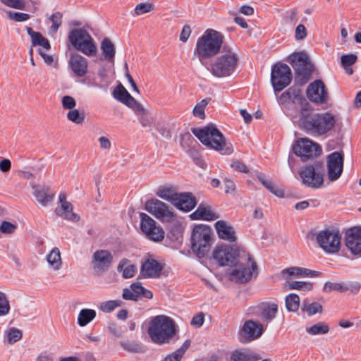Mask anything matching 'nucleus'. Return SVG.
<instances>
[{
	"label": "nucleus",
	"instance_id": "6",
	"mask_svg": "<svg viewBox=\"0 0 361 361\" xmlns=\"http://www.w3.org/2000/svg\"><path fill=\"white\" fill-rule=\"evenodd\" d=\"M147 333L157 344L169 343L176 333L175 322L170 317L164 314L155 316L149 324Z\"/></svg>",
	"mask_w": 361,
	"mask_h": 361
},
{
	"label": "nucleus",
	"instance_id": "58",
	"mask_svg": "<svg viewBox=\"0 0 361 361\" xmlns=\"http://www.w3.org/2000/svg\"><path fill=\"white\" fill-rule=\"evenodd\" d=\"M357 56L356 54H344L341 58V63L342 66H351L357 61Z\"/></svg>",
	"mask_w": 361,
	"mask_h": 361
},
{
	"label": "nucleus",
	"instance_id": "52",
	"mask_svg": "<svg viewBox=\"0 0 361 361\" xmlns=\"http://www.w3.org/2000/svg\"><path fill=\"white\" fill-rule=\"evenodd\" d=\"M22 331L16 328L11 327L7 332V341L10 344H13L22 338Z\"/></svg>",
	"mask_w": 361,
	"mask_h": 361
},
{
	"label": "nucleus",
	"instance_id": "33",
	"mask_svg": "<svg viewBox=\"0 0 361 361\" xmlns=\"http://www.w3.org/2000/svg\"><path fill=\"white\" fill-rule=\"evenodd\" d=\"M259 308L262 318L267 322L272 321L278 312V305L276 303L264 302Z\"/></svg>",
	"mask_w": 361,
	"mask_h": 361
},
{
	"label": "nucleus",
	"instance_id": "3",
	"mask_svg": "<svg viewBox=\"0 0 361 361\" xmlns=\"http://www.w3.org/2000/svg\"><path fill=\"white\" fill-rule=\"evenodd\" d=\"M239 61L238 55L232 48L224 45L218 56L207 68L215 78L231 77L235 72Z\"/></svg>",
	"mask_w": 361,
	"mask_h": 361
},
{
	"label": "nucleus",
	"instance_id": "50",
	"mask_svg": "<svg viewBox=\"0 0 361 361\" xmlns=\"http://www.w3.org/2000/svg\"><path fill=\"white\" fill-rule=\"evenodd\" d=\"M63 15L60 12H56L49 18L52 23L50 30L52 33H56L62 24Z\"/></svg>",
	"mask_w": 361,
	"mask_h": 361
},
{
	"label": "nucleus",
	"instance_id": "61",
	"mask_svg": "<svg viewBox=\"0 0 361 361\" xmlns=\"http://www.w3.org/2000/svg\"><path fill=\"white\" fill-rule=\"evenodd\" d=\"M121 345L127 351L132 353H137L141 350V347L139 344L135 343H130L128 341L121 342Z\"/></svg>",
	"mask_w": 361,
	"mask_h": 361
},
{
	"label": "nucleus",
	"instance_id": "64",
	"mask_svg": "<svg viewBox=\"0 0 361 361\" xmlns=\"http://www.w3.org/2000/svg\"><path fill=\"white\" fill-rule=\"evenodd\" d=\"M344 288L345 292L350 291L351 293L357 294L361 288V284L358 282H350L344 284Z\"/></svg>",
	"mask_w": 361,
	"mask_h": 361
},
{
	"label": "nucleus",
	"instance_id": "53",
	"mask_svg": "<svg viewBox=\"0 0 361 361\" xmlns=\"http://www.w3.org/2000/svg\"><path fill=\"white\" fill-rule=\"evenodd\" d=\"M154 9V5L149 2H142L136 5L135 8V13L140 16L150 12Z\"/></svg>",
	"mask_w": 361,
	"mask_h": 361
},
{
	"label": "nucleus",
	"instance_id": "30",
	"mask_svg": "<svg viewBox=\"0 0 361 361\" xmlns=\"http://www.w3.org/2000/svg\"><path fill=\"white\" fill-rule=\"evenodd\" d=\"M215 228L221 239L233 243L236 240L235 233L233 228L226 224L223 220H219L215 223Z\"/></svg>",
	"mask_w": 361,
	"mask_h": 361
},
{
	"label": "nucleus",
	"instance_id": "14",
	"mask_svg": "<svg viewBox=\"0 0 361 361\" xmlns=\"http://www.w3.org/2000/svg\"><path fill=\"white\" fill-rule=\"evenodd\" d=\"M292 73L289 66L278 62L272 66L271 82L275 92H281L288 87L292 80Z\"/></svg>",
	"mask_w": 361,
	"mask_h": 361
},
{
	"label": "nucleus",
	"instance_id": "13",
	"mask_svg": "<svg viewBox=\"0 0 361 361\" xmlns=\"http://www.w3.org/2000/svg\"><path fill=\"white\" fill-rule=\"evenodd\" d=\"M293 152L305 162L318 157L322 152L321 146L308 138L298 140L293 146Z\"/></svg>",
	"mask_w": 361,
	"mask_h": 361
},
{
	"label": "nucleus",
	"instance_id": "19",
	"mask_svg": "<svg viewBox=\"0 0 361 361\" xmlns=\"http://www.w3.org/2000/svg\"><path fill=\"white\" fill-rule=\"evenodd\" d=\"M113 262V255L106 250H99L92 255V265L94 270L104 272Z\"/></svg>",
	"mask_w": 361,
	"mask_h": 361
},
{
	"label": "nucleus",
	"instance_id": "10",
	"mask_svg": "<svg viewBox=\"0 0 361 361\" xmlns=\"http://www.w3.org/2000/svg\"><path fill=\"white\" fill-rule=\"evenodd\" d=\"M323 168V163L319 161H316L313 164L302 168L299 175L302 184L313 189L321 188L324 184Z\"/></svg>",
	"mask_w": 361,
	"mask_h": 361
},
{
	"label": "nucleus",
	"instance_id": "28",
	"mask_svg": "<svg viewBox=\"0 0 361 361\" xmlns=\"http://www.w3.org/2000/svg\"><path fill=\"white\" fill-rule=\"evenodd\" d=\"M263 326L261 324L252 320L246 321L242 328L241 332L249 341L259 338L263 333Z\"/></svg>",
	"mask_w": 361,
	"mask_h": 361
},
{
	"label": "nucleus",
	"instance_id": "18",
	"mask_svg": "<svg viewBox=\"0 0 361 361\" xmlns=\"http://www.w3.org/2000/svg\"><path fill=\"white\" fill-rule=\"evenodd\" d=\"M308 99L317 104H323L328 99V92L324 83L319 80L310 83L307 89Z\"/></svg>",
	"mask_w": 361,
	"mask_h": 361
},
{
	"label": "nucleus",
	"instance_id": "35",
	"mask_svg": "<svg viewBox=\"0 0 361 361\" xmlns=\"http://www.w3.org/2000/svg\"><path fill=\"white\" fill-rule=\"evenodd\" d=\"M27 34L30 36L32 46H40L47 50L51 49V45L47 38L39 32H35L30 27L26 28Z\"/></svg>",
	"mask_w": 361,
	"mask_h": 361
},
{
	"label": "nucleus",
	"instance_id": "54",
	"mask_svg": "<svg viewBox=\"0 0 361 361\" xmlns=\"http://www.w3.org/2000/svg\"><path fill=\"white\" fill-rule=\"evenodd\" d=\"M10 311V305L6 294L0 291V316L6 315Z\"/></svg>",
	"mask_w": 361,
	"mask_h": 361
},
{
	"label": "nucleus",
	"instance_id": "36",
	"mask_svg": "<svg viewBox=\"0 0 361 361\" xmlns=\"http://www.w3.org/2000/svg\"><path fill=\"white\" fill-rule=\"evenodd\" d=\"M129 260L126 258L122 259L118 265V271H122V276L124 279H130L134 276L137 267L134 264H128Z\"/></svg>",
	"mask_w": 361,
	"mask_h": 361
},
{
	"label": "nucleus",
	"instance_id": "44",
	"mask_svg": "<svg viewBox=\"0 0 361 361\" xmlns=\"http://www.w3.org/2000/svg\"><path fill=\"white\" fill-rule=\"evenodd\" d=\"M258 179L267 190L276 196L279 197H283L284 196V191L282 189L276 188L271 180L265 179L263 176H258Z\"/></svg>",
	"mask_w": 361,
	"mask_h": 361
},
{
	"label": "nucleus",
	"instance_id": "43",
	"mask_svg": "<svg viewBox=\"0 0 361 361\" xmlns=\"http://www.w3.org/2000/svg\"><path fill=\"white\" fill-rule=\"evenodd\" d=\"M306 331L312 336L326 334L329 331V326L326 323L318 322L307 328Z\"/></svg>",
	"mask_w": 361,
	"mask_h": 361
},
{
	"label": "nucleus",
	"instance_id": "39",
	"mask_svg": "<svg viewBox=\"0 0 361 361\" xmlns=\"http://www.w3.org/2000/svg\"><path fill=\"white\" fill-rule=\"evenodd\" d=\"M157 195L160 198L171 202L172 204L176 200V197L178 195V192L173 187H161L157 192Z\"/></svg>",
	"mask_w": 361,
	"mask_h": 361
},
{
	"label": "nucleus",
	"instance_id": "1",
	"mask_svg": "<svg viewBox=\"0 0 361 361\" xmlns=\"http://www.w3.org/2000/svg\"><path fill=\"white\" fill-rule=\"evenodd\" d=\"M299 126L312 135H322L335 126L336 119L331 113L314 114L311 104H306L300 111Z\"/></svg>",
	"mask_w": 361,
	"mask_h": 361
},
{
	"label": "nucleus",
	"instance_id": "7",
	"mask_svg": "<svg viewBox=\"0 0 361 361\" xmlns=\"http://www.w3.org/2000/svg\"><path fill=\"white\" fill-rule=\"evenodd\" d=\"M71 45L78 51L87 56H94L97 54V47L94 39L84 28H73L68 35Z\"/></svg>",
	"mask_w": 361,
	"mask_h": 361
},
{
	"label": "nucleus",
	"instance_id": "45",
	"mask_svg": "<svg viewBox=\"0 0 361 361\" xmlns=\"http://www.w3.org/2000/svg\"><path fill=\"white\" fill-rule=\"evenodd\" d=\"M286 307L290 312H296L300 306V298L295 293H290L286 297Z\"/></svg>",
	"mask_w": 361,
	"mask_h": 361
},
{
	"label": "nucleus",
	"instance_id": "29",
	"mask_svg": "<svg viewBox=\"0 0 361 361\" xmlns=\"http://www.w3.org/2000/svg\"><path fill=\"white\" fill-rule=\"evenodd\" d=\"M190 216L193 220L213 221L217 219L219 215L214 212L210 206L201 203Z\"/></svg>",
	"mask_w": 361,
	"mask_h": 361
},
{
	"label": "nucleus",
	"instance_id": "9",
	"mask_svg": "<svg viewBox=\"0 0 361 361\" xmlns=\"http://www.w3.org/2000/svg\"><path fill=\"white\" fill-rule=\"evenodd\" d=\"M212 244V230L209 226H195L191 235V247L197 257H204L210 250Z\"/></svg>",
	"mask_w": 361,
	"mask_h": 361
},
{
	"label": "nucleus",
	"instance_id": "42",
	"mask_svg": "<svg viewBox=\"0 0 361 361\" xmlns=\"http://www.w3.org/2000/svg\"><path fill=\"white\" fill-rule=\"evenodd\" d=\"M96 317V312L91 309H82L80 310L78 323L80 326H85Z\"/></svg>",
	"mask_w": 361,
	"mask_h": 361
},
{
	"label": "nucleus",
	"instance_id": "63",
	"mask_svg": "<svg viewBox=\"0 0 361 361\" xmlns=\"http://www.w3.org/2000/svg\"><path fill=\"white\" fill-rule=\"evenodd\" d=\"M204 321V314L201 312L192 317L190 324L194 327L199 328L203 325Z\"/></svg>",
	"mask_w": 361,
	"mask_h": 361
},
{
	"label": "nucleus",
	"instance_id": "2",
	"mask_svg": "<svg viewBox=\"0 0 361 361\" xmlns=\"http://www.w3.org/2000/svg\"><path fill=\"white\" fill-rule=\"evenodd\" d=\"M192 133L204 145L223 155H230L233 152L232 144L226 142L224 135L214 124L201 128H194Z\"/></svg>",
	"mask_w": 361,
	"mask_h": 361
},
{
	"label": "nucleus",
	"instance_id": "62",
	"mask_svg": "<svg viewBox=\"0 0 361 361\" xmlns=\"http://www.w3.org/2000/svg\"><path fill=\"white\" fill-rule=\"evenodd\" d=\"M307 32L304 25L300 24L296 27L295 31V37L297 40L304 39L307 37Z\"/></svg>",
	"mask_w": 361,
	"mask_h": 361
},
{
	"label": "nucleus",
	"instance_id": "59",
	"mask_svg": "<svg viewBox=\"0 0 361 361\" xmlns=\"http://www.w3.org/2000/svg\"><path fill=\"white\" fill-rule=\"evenodd\" d=\"M17 226L9 221H4L0 226V231L5 234H11L15 232Z\"/></svg>",
	"mask_w": 361,
	"mask_h": 361
},
{
	"label": "nucleus",
	"instance_id": "57",
	"mask_svg": "<svg viewBox=\"0 0 361 361\" xmlns=\"http://www.w3.org/2000/svg\"><path fill=\"white\" fill-rule=\"evenodd\" d=\"M4 5L16 9H24L25 6V0H0Z\"/></svg>",
	"mask_w": 361,
	"mask_h": 361
},
{
	"label": "nucleus",
	"instance_id": "17",
	"mask_svg": "<svg viewBox=\"0 0 361 361\" xmlns=\"http://www.w3.org/2000/svg\"><path fill=\"white\" fill-rule=\"evenodd\" d=\"M343 169V155L338 152H334L327 157V176L331 181L338 180Z\"/></svg>",
	"mask_w": 361,
	"mask_h": 361
},
{
	"label": "nucleus",
	"instance_id": "56",
	"mask_svg": "<svg viewBox=\"0 0 361 361\" xmlns=\"http://www.w3.org/2000/svg\"><path fill=\"white\" fill-rule=\"evenodd\" d=\"M332 290H336L340 293H344L345 292L344 284H342L340 283H331V282L325 283L324 286V291L329 293Z\"/></svg>",
	"mask_w": 361,
	"mask_h": 361
},
{
	"label": "nucleus",
	"instance_id": "16",
	"mask_svg": "<svg viewBox=\"0 0 361 361\" xmlns=\"http://www.w3.org/2000/svg\"><path fill=\"white\" fill-rule=\"evenodd\" d=\"M279 102L285 108H287L290 104H298L301 106L300 109L305 107L306 104H310L302 94L300 88L295 85L283 92L279 98Z\"/></svg>",
	"mask_w": 361,
	"mask_h": 361
},
{
	"label": "nucleus",
	"instance_id": "60",
	"mask_svg": "<svg viewBox=\"0 0 361 361\" xmlns=\"http://www.w3.org/2000/svg\"><path fill=\"white\" fill-rule=\"evenodd\" d=\"M62 106L64 109H69L70 111L73 109L76 106V102L75 99L71 96H64L61 99Z\"/></svg>",
	"mask_w": 361,
	"mask_h": 361
},
{
	"label": "nucleus",
	"instance_id": "27",
	"mask_svg": "<svg viewBox=\"0 0 361 361\" xmlns=\"http://www.w3.org/2000/svg\"><path fill=\"white\" fill-rule=\"evenodd\" d=\"M132 109L137 116L140 125L148 130H152V127L155 126V121L152 114L140 102Z\"/></svg>",
	"mask_w": 361,
	"mask_h": 361
},
{
	"label": "nucleus",
	"instance_id": "24",
	"mask_svg": "<svg viewBox=\"0 0 361 361\" xmlns=\"http://www.w3.org/2000/svg\"><path fill=\"white\" fill-rule=\"evenodd\" d=\"M162 269L163 266L158 261L148 258L142 264L139 278H158Z\"/></svg>",
	"mask_w": 361,
	"mask_h": 361
},
{
	"label": "nucleus",
	"instance_id": "48",
	"mask_svg": "<svg viewBox=\"0 0 361 361\" xmlns=\"http://www.w3.org/2000/svg\"><path fill=\"white\" fill-rule=\"evenodd\" d=\"M322 305L317 302L310 304H303L302 307V310L305 311L309 316H312L317 313H322Z\"/></svg>",
	"mask_w": 361,
	"mask_h": 361
},
{
	"label": "nucleus",
	"instance_id": "40",
	"mask_svg": "<svg viewBox=\"0 0 361 361\" xmlns=\"http://www.w3.org/2000/svg\"><path fill=\"white\" fill-rule=\"evenodd\" d=\"M190 345V341L186 340L183 345L173 353L166 356L164 361H180L183 355Z\"/></svg>",
	"mask_w": 361,
	"mask_h": 361
},
{
	"label": "nucleus",
	"instance_id": "26",
	"mask_svg": "<svg viewBox=\"0 0 361 361\" xmlns=\"http://www.w3.org/2000/svg\"><path fill=\"white\" fill-rule=\"evenodd\" d=\"M173 204L179 210L190 212L197 204L195 197L190 192L178 193Z\"/></svg>",
	"mask_w": 361,
	"mask_h": 361
},
{
	"label": "nucleus",
	"instance_id": "4",
	"mask_svg": "<svg viewBox=\"0 0 361 361\" xmlns=\"http://www.w3.org/2000/svg\"><path fill=\"white\" fill-rule=\"evenodd\" d=\"M258 275L257 262L250 253L245 250L238 256V259L228 272V279L236 283H245Z\"/></svg>",
	"mask_w": 361,
	"mask_h": 361
},
{
	"label": "nucleus",
	"instance_id": "37",
	"mask_svg": "<svg viewBox=\"0 0 361 361\" xmlns=\"http://www.w3.org/2000/svg\"><path fill=\"white\" fill-rule=\"evenodd\" d=\"M259 357L249 350H236L231 355L230 361H258Z\"/></svg>",
	"mask_w": 361,
	"mask_h": 361
},
{
	"label": "nucleus",
	"instance_id": "25",
	"mask_svg": "<svg viewBox=\"0 0 361 361\" xmlns=\"http://www.w3.org/2000/svg\"><path fill=\"white\" fill-rule=\"evenodd\" d=\"M71 70L78 77L85 76L88 71L87 59L82 55L75 53L71 55L69 61Z\"/></svg>",
	"mask_w": 361,
	"mask_h": 361
},
{
	"label": "nucleus",
	"instance_id": "47",
	"mask_svg": "<svg viewBox=\"0 0 361 361\" xmlns=\"http://www.w3.org/2000/svg\"><path fill=\"white\" fill-rule=\"evenodd\" d=\"M290 290H300L303 291H309L312 289V283L305 281H287L286 285Z\"/></svg>",
	"mask_w": 361,
	"mask_h": 361
},
{
	"label": "nucleus",
	"instance_id": "11",
	"mask_svg": "<svg viewBox=\"0 0 361 361\" xmlns=\"http://www.w3.org/2000/svg\"><path fill=\"white\" fill-rule=\"evenodd\" d=\"M316 239L319 247L326 253H337L340 250L341 235L338 229L326 228L320 231Z\"/></svg>",
	"mask_w": 361,
	"mask_h": 361
},
{
	"label": "nucleus",
	"instance_id": "12",
	"mask_svg": "<svg viewBox=\"0 0 361 361\" xmlns=\"http://www.w3.org/2000/svg\"><path fill=\"white\" fill-rule=\"evenodd\" d=\"M245 250L235 245H221L213 252V258L220 266H228L231 268L238 259V256Z\"/></svg>",
	"mask_w": 361,
	"mask_h": 361
},
{
	"label": "nucleus",
	"instance_id": "49",
	"mask_svg": "<svg viewBox=\"0 0 361 361\" xmlns=\"http://www.w3.org/2000/svg\"><path fill=\"white\" fill-rule=\"evenodd\" d=\"M208 103L209 100L207 99H204L200 102L197 104L193 109L194 116L201 119H204L205 118L204 109Z\"/></svg>",
	"mask_w": 361,
	"mask_h": 361
},
{
	"label": "nucleus",
	"instance_id": "46",
	"mask_svg": "<svg viewBox=\"0 0 361 361\" xmlns=\"http://www.w3.org/2000/svg\"><path fill=\"white\" fill-rule=\"evenodd\" d=\"M123 302L121 300H114L103 302L100 304L99 310L104 312L109 313L116 307H121Z\"/></svg>",
	"mask_w": 361,
	"mask_h": 361
},
{
	"label": "nucleus",
	"instance_id": "8",
	"mask_svg": "<svg viewBox=\"0 0 361 361\" xmlns=\"http://www.w3.org/2000/svg\"><path fill=\"white\" fill-rule=\"evenodd\" d=\"M295 73V81L300 85L307 83L312 75L314 66L305 52H295L287 59Z\"/></svg>",
	"mask_w": 361,
	"mask_h": 361
},
{
	"label": "nucleus",
	"instance_id": "41",
	"mask_svg": "<svg viewBox=\"0 0 361 361\" xmlns=\"http://www.w3.org/2000/svg\"><path fill=\"white\" fill-rule=\"evenodd\" d=\"M34 196L37 200L44 207L47 206V204L52 201L54 198V194H49L47 192V190L44 188H34Z\"/></svg>",
	"mask_w": 361,
	"mask_h": 361
},
{
	"label": "nucleus",
	"instance_id": "5",
	"mask_svg": "<svg viewBox=\"0 0 361 361\" xmlns=\"http://www.w3.org/2000/svg\"><path fill=\"white\" fill-rule=\"evenodd\" d=\"M224 35L213 29H207L198 38L195 49V54L200 61L210 59L220 54L223 47Z\"/></svg>",
	"mask_w": 361,
	"mask_h": 361
},
{
	"label": "nucleus",
	"instance_id": "31",
	"mask_svg": "<svg viewBox=\"0 0 361 361\" xmlns=\"http://www.w3.org/2000/svg\"><path fill=\"white\" fill-rule=\"evenodd\" d=\"M114 97L129 108L133 109L139 102L132 97L130 93L122 85H119L113 92Z\"/></svg>",
	"mask_w": 361,
	"mask_h": 361
},
{
	"label": "nucleus",
	"instance_id": "21",
	"mask_svg": "<svg viewBox=\"0 0 361 361\" xmlns=\"http://www.w3.org/2000/svg\"><path fill=\"white\" fill-rule=\"evenodd\" d=\"M345 244L352 254L361 255V228L355 226L345 233Z\"/></svg>",
	"mask_w": 361,
	"mask_h": 361
},
{
	"label": "nucleus",
	"instance_id": "20",
	"mask_svg": "<svg viewBox=\"0 0 361 361\" xmlns=\"http://www.w3.org/2000/svg\"><path fill=\"white\" fill-rule=\"evenodd\" d=\"M145 209L159 219L173 216V212L169 209V206L159 200L152 199L147 201Z\"/></svg>",
	"mask_w": 361,
	"mask_h": 361
},
{
	"label": "nucleus",
	"instance_id": "34",
	"mask_svg": "<svg viewBox=\"0 0 361 361\" xmlns=\"http://www.w3.org/2000/svg\"><path fill=\"white\" fill-rule=\"evenodd\" d=\"M281 275L286 279L291 276H305L313 277L319 276V272L312 271L306 268L293 267L283 269L281 271Z\"/></svg>",
	"mask_w": 361,
	"mask_h": 361
},
{
	"label": "nucleus",
	"instance_id": "23",
	"mask_svg": "<svg viewBox=\"0 0 361 361\" xmlns=\"http://www.w3.org/2000/svg\"><path fill=\"white\" fill-rule=\"evenodd\" d=\"M122 297L124 300L137 301L140 297L152 299L153 293L151 290L144 288L140 283L135 282L130 285V289L124 288L123 290Z\"/></svg>",
	"mask_w": 361,
	"mask_h": 361
},
{
	"label": "nucleus",
	"instance_id": "38",
	"mask_svg": "<svg viewBox=\"0 0 361 361\" xmlns=\"http://www.w3.org/2000/svg\"><path fill=\"white\" fill-rule=\"evenodd\" d=\"M47 261L55 271L59 270L62 265L61 253L58 247H54L47 256Z\"/></svg>",
	"mask_w": 361,
	"mask_h": 361
},
{
	"label": "nucleus",
	"instance_id": "22",
	"mask_svg": "<svg viewBox=\"0 0 361 361\" xmlns=\"http://www.w3.org/2000/svg\"><path fill=\"white\" fill-rule=\"evenodd\" d=\"M59 199L61 205L55 209L56 215L72 222H78L80 216L73 212V207L67 201L66 195L64 192L60 193Z\"/></svg>",
	"mask_w": 361,
	"mask_h": 361
},
{
	"label": "nucleus",
	"instance_id": "51",
	"mask_svg": "<svg viewBox=\"0 0 361 361\" xmlns=\"http://www.w3.org/2000/svg\"><path fill=\"white\" fill-rule=\"evenodd\" d=\"M67 118L69 121L76 123L82 124L85 120L83 114H80L78 109H72L67 113Z\"/></svg>",
	"mask_w": 361,
	"mask_h": 361
},
{
	"label": "nucleus",
	"instance_id": "15",
	"mask_svg": "<svg viewBox=\"0 0 361 361\" xmlns=\"http://www.w3.org/2000/svg\"><path fill=\"white\" fill-rule=\"evenodd\" d=\"M140 228L146 236L154 242L161 241L164 238V230L156 226L155 221L145 213H140Z\"/></svg>",
	"mask_w": 361,
	"mask_h": 361
},
{
	"label": "nucleus",
	"instance_id": "55",
	"mask_svg": "<svg viewBox=\"0 0 361 361\" xmlns=\"http://www.w3.org/2000/svg\"><path fill=\"white\" fill-rule=\"evenodd\" d=\"M8 18L16 22H23L30 18V15L24 13L8 11L7 12Z\"/></svg>",
	"mask_w": 361,
	"mask_h": 361
},
{
	"label": "nucleus",
	"instance_id": "32",
	"mask_svg": "<svg viewBox=\"0 0 361 361\" xmlns=\"http://www.w3.org/2000/svg\"><path fill=\"white\" fill-rule=\"evenodd\" d=\"M100 49L103 59L109 63H114L116 55V47L111 40L108 37L103 39L101 42Z\"/></svg>",
	"mask_w": 361,
	"mask_h": 361
}]
</instances>
